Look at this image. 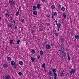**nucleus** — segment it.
I'll list each match as a JSON object with an SVG mask.
<instances>
[{"label": "nucleus", "mask_w": 79, "mask_h": 79, "mask_svg": "<svg viewBox=\"0 0 79 79\" xmlns=\"http://www.w3.org/2000/svg\"><path fill=\"white\" fill-rule=\"evenodd\" d=\"M45 71H46V70H45Z\"/></svg>", "instance_id": "680f3d73"}, {"label": "nucleus", "mask_w": 79, "mask_h": 79, "mask_svg": "<svg viewBox=\"0 0 79 79\" xmlns=\"http://www.w3.org/2000/svg\"><path fill=\"white\" fill-rule=\"evenodd\" d=\"M57 27L60 28V27L61 26V24L60 23H58V25H57Z\"/></svg>", "instance_id": "dca6fc26"}, {"label": "nucleus", "mask_w": 79, "mask_h": 79, "mask_svg": "<svg viewBox=\"0 0 79 79\" xmlns=\"http://www.w3.org/2000/svg\"><path fill=\"white\" fill-rule=\"evenodd\" d=\"M76 68L75 69H71V70L70 71V75H72V74H74L75 73H76Z\"/></svg>", "instance_id": "f03ea898"}, {"label": "nucleus", "mask_w": 79, "mask_h": 79, "mask_svg": "<svg viewBox=\"0 0 79 79\" xmlns=\"http://www.w3.org/2000/svg\"><path fill=\"white\" fill-rule=\"evenodd\" d=\"M46 24L48 26L49 25H50V24H49V23H46Z\"/></svg>", "instance_id": "49530a36"}, {"label": "nucleus", "mask_w": 79, "mask_h": 79, "mask_svg": "<svg viewBox=\"0 0 79 79\" xmlns=\"http://www.w3.org/2000/svg\"><path fill=\"white\" fill-rule=\"evenodd\" d=\"M20 7H19L18 10V12H17L15 14V15L17 16H18V15H19V11H20Z\"/></svg>", "instance_id": "0eeeda50"}, {"label": "nucleus", "mask_w": 79, "mask_h": 79, "mask_svg": "<svg viewBox=\"0 0 79 79\" xmlns=\"http://www.w3.org/2000/svg\"><path fill=\"white\" fill-rule=\"evenodd\" d=\"M49 79H52L51 77H49Z\"/></svg>", "instance_id": "13d9d810"}, {"label": "nucleus", "mask_w": 79, "mask_h": 79, "mask_svg": "<svg viewBox=\"0 0 79 79\" xmlns=\"http://www.w3.org/2000/svg\"><path fill=\"white\" fill-rule=\"evenodd\" d=\"M55 15H56V17L57 16V13L56 12H53L52 13V18H54V17L55 16Z\"/></svg>", "instance_id": "20e7f679"}, {"label": "nucleus", "mask_w": 79, "mask_h": 79, "mask_svg": "<svg viewBox=\"0 0 79 79\" xmlns=\"http://www.w3.org/2000/svg\"><path fill=\"white\" fill-rule=\"evenodd\" d=\"M31 60L32 63L35 62V58L34 57H33L31 58Z\"/></svg>", "instance_id": "412c9836"}, {"label": "nucleus", "mask_w": 79, "mask_h": 79, "mask_svg": "<svg viewBox=\"0 0 79 79\" xmlns=\"http://www.w3.org/2000/svg\"><path fill=\"white\" fill-rule=\"evenodd\" d=\"M55 35L56 37H58V33H56V32L55 33Z\"/></svg>", "instance_id": "ea45409f"}, {"label": "nucleus", "mask_w": 79, "mask_h": 79, "mask_svg": "<svg viewBox=\"0 0 79 79\" xmlns=\"http://www.w3.org/2000/svg\"><path fill=\"white\" fill-rule=\"evenodd\" d=\"M33 31H34V30H31V33H33Z\"/></svg>", "instance_id": "de8ad7c7"}, {"label": "nucleus", "mask_w": 79, "mask_h": 79, "mask_svg": "<svg viewBox=\"0 0 79 79\" xmlns=\"http://www.w3.org/2000/svg\"><path fill=\"white\" fill-rule=\"evenodd\" d=\"M53 32L54 33L56 32V30L54 29V30H53Z\"/></svg>", "instance_id": "c03bdc74"}, {"label": "nucleus", "mask_w": 79, "mask_h": 79, "mask_svg": "<svg viewBox=\"0 0 79 79\" xmlns=\"http://www.w3.org/2000/svg\"><path fill=\"white\" fill-rule=\"evenodd\" d=\"M60 40L61 42H64V40L63 39V38H60Z\"/></svg>", "instance_id": "58836bf2"}, {"label": "nucleus", "mask_w": 79, "mask_h": 79, "mask_svg": "<svg viewBox=\"0 0 79 79\" xmlns=\"http://www.w3.org/2000/svg\"><path fill=\"white\" fill-rule=\"evenodd\" d=\"M61 10L62 11L64 12L65 11L66 9H65V8L63 7L61 8Z\"/></svg>", "instance_id": "5701e85b"}, {"label": "nucleus", "mask_w": 79, "mask_h": 79, "mask_svg": "<svg viewBox=\"0 0 79 79\" xmlns=\"http://www.w3.org/2000/svg\"><path fill=\"white\" fill-rule=\"evenodd\" d=\"M73 32L71 33V35L73 36Z\"/></svg>", "instance_id": "3c124183"}, {"label": "nucleus", "mask_w": 79, "mask_h": 79, "mask_svg": "<svg viewBox=\"0 0 79 79\" xmlns=\"http://www.w3.org/2000/svg\"><path fill=\"white\" fill-rule=\"evenodd\" d=\"M7 60L8 61L10 62L11 60V58L10 57H8L7 58Z\"/></svg>", "instance_id": "ddd939ff"}, {"label": "nucleus", "mask_w": 79, "mask_h": 79, "mask_svg": "<svg viewBox=\"0 0 79 79\" xmlns=\"http://www.w3.org/2000/svg\"><path fill=\"white\" fill-rule=\"evenodd\" d=\"M53 73V75L54 76V79H57V73L56 72H54Z\"/></svg>", "instance_id": "39448f33"}, {"label": "nucleus", "mask_w": 79, "mask_h": 79, "mask_svg": "<svg viewBox=\"0 0 79 79\" xmlns=\"http://www.w3.org/2000/svg\"><path fill=\"white\" fill-rule=\"evenodd\" d=\"M57 30L58 31H60V29H59V27H58Z\"/></svg>", "instance_id": "603ef678"}, {"label": "nucleus", "mask_w": 79, "mask_h": 79, "mask_svg": "<svg viewBox=\"0 0 79 79\" xmlns=\"http://www.w3.org/2000/svg\"><path fill=\"white\" fill-rule=\"evenodd\" d=\"M51 46H53V44L52 43L51 44Z\"/></svg>", "instance_id": "6e6d98bb"}, {"label": "nucleus", "mask_w": 79, "mask_h": 79, "mask_svg": "<svg viewBox=\"0 0 79 79\" xmlns=\"http://www.w3.org/2000/svg\"><path fill=\"white\" fill-rule=\"evenodd\" d=\"M40 55H43V54H44V52H43V51H41L40 52Z\"/></svg>", "instance_id": "c85d7f7f"}, {"label": "nucleus", "mask_w": 79, "mask_h": 79, "mask_svg": "<svg viewBox=\"0 0 79 79\" xmlns=\"http://www.w3.org/2000/svg\"><path fill=\"white\" fill-rule=\"evenodd\" d=\"M9 3L10 6H13L14 5V1L13 0H9Z\"/></svg>", "instance_id": "7ed1b4c3"}, {"label": "nucleus", "mask_w": 79, "mask_h": 79, "mask_svg": "<svg viewBox=\"0 0 79 79\" xmlns=\"http://www.w3.org/2000/svg\"><path fill=\"white\" fill-rule=\"evenodd\" d=\"M11 64L12 66H14V65H15V62L13 61H11Z\"/></svg>", "instance_id": "c756f323"}, {"label": "nucleus", "mask_w": 79, "mask_h": 79, "mask_svg": "<svg viewBox=\"0 0 79 79\" xmlns=\"http://www.w3.org/2000/svg\"><path fill=\"white\" fill-rule=\"evenodd\" d=\"M1 19V17L0 16V20Z\"/></svg>", "instance_id": "052dcab7"}, {"label": "nucleus", "mask_w": 79, "mask_h": 79, "mask_svg": "<svg viewBox=\"0 0 79 79\" xmlns=\"http://www.w3.org/2000/svg\"><path fill=\"white\" fill-rule=\"evenodd\" d=\"M64 71H64V70H63V72L64 73Z\"/></svg>", "instance_id": "bf43d9fd"}, {"label": "nucleus", "mask_w": 79, "mask_h": 79, "mask_svg": "<svg viewBox=\"0 0 79 79\" xmlns=\"http://www.w3.org/2000/svg\"><path fill=\"white\" fill-rule=\"evenodd\" d=\"M37 6L38 9H40V4H38L37 5Z\"/></svg>", "instance_id": "4be33fe9"}, {"label": "nucleus", "mask_w": 79, "mask_h": 79, "mask_svg": "<svg viewBox=\"0 0 79 79\" xmlns=\"http://www.w3.org/2000/svg\"><path fill=\"white\" fill-rule=\"evenodd\" d=\"M45 63H43V64L42 65V68H43L44 69H45Z\"/></svg>", "instance_id": "f8f14e48"}, {"label": "nucleus", "mask_w": 79, "mask_h": 79, "mask_svg": "<svg viewBox=\"0 0 79 79\" xmlns=\"http://www.w3.org/2000/svg\"><path fill=\"white\" fill-rule=\"evenodd\" d=\"M79 37L78 35H76L75 36V39H77V40H78L79 39Z\"/></svg>", "instance_id": "393cba45"}, {"label": "nucleus", "mask_w": 79, "mask_h": 79, "mask_svg": "<svg viewBox=\"0 0 79 79\" xmlns=\"http://www.w3.org/2000/svg\"><path fill=\"white\" fill-rule=\"evenodd\" d=\"M62 53L61 55L62 57L65 58V57H66V53L64 52V51L63 50H62Z\"/></svg>", "instance_id": "f257e3e1"}, {"label": "nucleus", "mask_w": 79, "mask_h": 79, "mask_svg": "<svg viewBox=\"0 0 79 79\" xmlns=\"http://www.w3.org/2000/svg\"><path fill=\"white\" fill-rule=\"evenodd\" d=\"M14 29L15 30V31H16L17 29V26H16V25H14Z\"/></svg>", "instance_id": "e433bc0d"}, {"label": "nucleus", "mask_w": 79, "mask_h": 79, "mask_svg": "<svg viewBox=\"0 0 79 79\" xmlns=\"http://www.w3.org/2000/svg\"><path fill=\"white\" fill-rule=\"evenodd\" d=\"M33 14L34 15H37V12L36 11H34L33 12Z\"/></svg>", "instance_id": "a878e982"}, {"label": "nucleus", "mask_w": 79, "mask_h": 79, "mask_svg": "<svg viewBox=\"0 0 79 79\" xmlns=\"http://www.w3.org/2000/svg\"><path fill=\"white\" fill-rule=\"evenodd\" d=\"M18 65L17 64H15L14 65L13 68H14V69H15L17 68V65Z\"/></svg>", "instance_id": "6ab92c4d"}, {"label": "nucleus", "mask_w": 79, "mask_h": 79, "mask_svg": "<svg viewBox=\"0 0 79 79\" xmlns=\"http://www.w3.org/2000/svg\"><path fill=\"white\" fill-rule=\"evenodd\" d=\"M50 46L49 44H47L46 46V48L47 50H49L50 49Z\"/></svg>", "instance_id": "1a4fd4ad"}, {"label": "nucleus", "mask_w": 79, "mask_h": 79, "mask_svg": "<svg viewBox=\"0 0 79 79\" xmlns=\"http://www.w3.org/2000/svg\"><path fill=\"white\" fill-rule=\"evenodd\" d=\"M31 52L33 54H34V53H35V51H34V49H33L31 51Z\"/></svg>", "instance_id": "a19ab883"}, {"label": "nucleus", "mask_w": 79, "mask_h": 79, "mask_svg": "<svg viewBox=\"0 0 79 79\" xmlns=\"http://www.w3.org/2000/svg\"><path fill=\"white\" fill-rule=\"evenodd\" d=\"M63 49H64V47L63 46H61V52H62V50H63Z\"/></svg>", "instance_id": "f704fd0d"}, {"label": "nucleus", "mask_w": 79, "mask_h": 79, "mask_svg": "<svg viewBox=\"0 0 79 79\" xmlns=\"http://www.w3.org/2000/svg\"><path fill=\"white\" fill-rule=\"evenodd\" d=\"M21 42V41L20 40H18L17 41L16 44H17V45L19 44V42Z\"/></svg>", "instance_id": "72a5a7b5"}, {"label": "nucleus", "mask_w": 79, "mask_h": 79, "mask_svg": "<svg viewBox=\"0 0 79 79\" xmlns=\"http://www.w3.org/2000/svg\"><path fill=\"white\" fill-rule=\"evenodd\" d=\"M48 74L49 75V76H53V73L51 70H49V72L48 73Z\"/></svg>", "instance_id": "423d86ee"}, {"label": "nucleus", "mask_w": 79, "mask_h": 79, "mask_svg": "<svg viewBox=\"0 0 79 79\" xmlns=\"http://www.w3.org/2000/svg\"><path fill=\"white\" fill-rule=\"evenodd\" d=\"M58 8L60 9L61 8V5H60V4H59L58 5Z\"/></svg>", "instance_id": "2f4dec72"}, {"label": "nucleus", "mask_w": 79, "mask_h": 79, "mask_svg": "<svg viewBox=\"0 0 79 79\" xmlns=\"http://www.w3.org/2000/svg\"><path fill=\"white\" fill-rule=\"evenodd\" d=\"M59 74L60 76H64V73L62 71L60 72Z\"/></svg>", "instance_id": "4468645a"}, {"label": "nucleus", "mask_w": 79, "mask_h": 79, "mask_svg": "<svg viewBox=\"0 0 79 79\" xmlns=\"http://www.w3.org/2000/svg\"><path fill=\"white\" fill-rule=\"evenodd\" d=\"M12 27V24L11 23H9L8 24V27Z\"/></svg>", "instance_id": "cd10ccee"}, {"label": "nucleus", "mask_w": 79, "mask_h": 79, "mask_svg": "<svg viewBox=\"0 0 79 79\" xmlns=\"http://www.w3.org/2000/svg\"><path fill=\"white\" fill-rule=\"evenodd\" d=\"M54 20L55 22L56 21L55 20V19H54Z\"/></svg>", "instance_id": "4d7b16f0"}, {"label": "nucleus", "mask_w": 79, "mask_h": 79, "mask_svg": "<svg viewBox=\"0 0 79 79\" xmlns=\"http://www.w3.org/2000/svg\"><path fill=\"white\" fill-rule=\"evenodd\" d=\"M42 2H44V3L45 2V0H41Z\"/></svg>", "instance_id": "09e8293b"}, {"label": "nucleus", "mask_w": 79, "mask_h": 79, "mask_svg": "<svg viewBox=\"0 0 79 79\" xmlns=\"http://www.w3.org/2000/svg\"><path fill=\"white\" fill-rule=\"evenodd\" d=\"M63 15L64 18V19H66V13L64 12L63 13Z\"/></svg>", "instance_id": "9b49d317"}, {"label": "nucleus", "mask_w": 79, "mask_h": 79, "mask_svg": "<svg viewBox=\"0 0 79 79\" xmlns=\"http://www.w3.org/2000/svg\"><path fill=\"white\" fill-rule=\"evenodd\" d=\"M39 31H43V29L39 28Z\"/></svg>", "instance_id": "79ce46f5"}, {"label": "nucleus", "mask_w": 79, "mask_h": 79, "mask_svg": "<svg viewBox=\"0 0 79 79\" xmlns=\"http://www.w3.org/2000/svg\"><path fill=\"white\" fill-rule=\"evenodd\" d=\"M52 71L53 72V73H55L56 71V69L55 68H53L52 69Z\"/></svg>", "instance_id": "b1692460"}, {"label": "nucleus", "mask_w": 79, "mask_h": 79, "mask_svg": "<svg viewBox=\"0 0 79 79\" xmlns=\"http://www.w3.org/2000/svg\"><path fill=\"white\" fill-rule=\"evenodd\" d=\"M10 76L9 75H6L5 77V79H10Z\"/></svg>", "instance_id": "6e6552de"}, {"label": "nucleus", "mask_w": 79, "mask_h": 79, "mask_svg": "<svg viewBox=\"0 0 79 79\" xmlns=\"http://www.w3.org/2000/svg\"><path fill=\"white\" fill-rule=\"evenodd\" d=\"M66 76H69V74L67 73L66 74Z\"/></svg>", "instance_id": "5fc2aeb1"}, {"label": "nucleus", "mask_w": 79, "mask_h": 79, "mask_svg": "<svg viewBox=\"0 0 79 79\" xmlns=\"http://www.w3.org/2000/svg\"><path fill=\"white\" fill-rule=\"evenodd\" d=\"M5 21L6 23H8V20H5Z\"/></svg>", "instance_id": "864d4df0"}, {"label": "nucleus", "mask_w": 79, "mask_h": 79, "mask_svg": "<svg viewBox=\"0 0 79 79\" xmlns=\"http://www.w3.org/2000/svg\"><path fill=\"white\" fill-rule=\"evenodd\" d=\"M55 22L56 23L57 26H58V23H57V21H56V22Z\"/></svg>", "instance_id": "8fccbe9b"}, {"label": "nucleus", "mask_w": 79, "mask_h": 79, "mask_svg": "<svg viewBox=\"0 0 79 79\" xmlns=\"http://www.w3.org/2000/svg\"><path fill=\"white\" fill-rule=\"evenodd\" d=\"M67 56L68 61H70L71 57H70V56H69V53H67Z\"/></svg>", "instance_id": "9d476101"}, {"label": "nucleus", "mask_w": 79, "mask_h": 79, "mask_svg": "<svg viewBox=\"0 0 79 79\" xmlns=\"http://www.w3.org/2000/svg\"><path fill=\"white\" fill-rule=\"evenodd\" d=\"M19 64H20V65H23V62L22 61H20L19 62Z\"/></svg>", "instance_id": "473e14b6"}, {"label": "nucleus", "mask_w": 79, "mask_h": 79, "mask_svg": "<svg viewBox=\"0 0 79 79\" xmlns=\"http://www.w3.org/2000/svg\"><path fill=\"white\" fill-rule=\"evenodd\" d=\"M20 21L22 23H24V20L23 19H20Z\"/></svg>", "instance_id": "bb28decb"}, {"label": "nucleus", "mask_w": 79, "mask_h": 79, "mask_svg": "<svg viewBox=\"0 0 79 79\" xmlns=\"http://www.w3.org/2000/svg\"><path fill=\"white\" fill-rule=\"evenodd\" d=\"M18 74L19 76H21L22 75V73L21 72H19L18 73Z\"/></svg>", "instance_id": "4c0bfd02"}, {"label": "nucleus", "mask_w": 79, "mask_h": 79, "mask_svg": "<svg viewBox=\"0 0 79 79\" xmlns=\"http://www.w3.org/2000/svg\"><path fill=\"white\" fill-rule=\"evenodd\" d=\"M4 68H5V69H6L7 68V67L8 66V65L6 64H4L3 65Z\"/></svg>", "instance_id": "2eb2a0df"}, {"label": "nucleus", "mask_w": 79, "mask_h": 79, "mask_svg": "<svg viewBox=\"0 0 79 79\" xmlns=\"http://www.w3.org/2000/svg\"><path fill=\"white\" fill-rule=\"evenodd\" d=\"M13 22L14 23V25H16V22L15 20H13Z\"/></svg>", "instance_id": "37998d69"}, {"label": "nucleus", "mask_w": 79, "mask_h": 79, "mask_svg": "<svg viewBox=\"0 0 79 79\" xmlns=\"http://www.w3.org/2000/svg\"><path fill=\"white\" fill-rule=\"evenodd\" d=\"M40 58V56H37V59L39 60Z\"/></svg>", "instance_id": "a18cd8bd"}, {"label": "nucleus", "mask_w": 79, "mask_h": 79, "mask_svg": "<svg viewBox=\"0 0 79 79\" xmlns=\"http://www.w3.org/2000/svg\"><path fill=\"white\" fill-rule=\"evenodd\" d=\"M46 17L48 18H50V15L49 14H47L46 15Z\"/></svg>", "instance_id": "c9c22d12"}, {"label": "nucleus", "mask_w": 79, "mask_h": 79, "mask_svg": "<svg viewBox=\"0 0 79 79\" xmlns=\"http://www.w3.org/2000/svg\"><path fill=\"white\" fill-rule=\"evenodd\" d=\"M6 17H9L10 14L8 12H6Z\"/></svg>", "instance_id": "f3484780"}, {"label": "nucleus", "mask_w": 79, "mask_h": 79, "mask_svg": "<svg viewBox=\"0 0 79 79\" xmlns=\"http://www.w3.org/2000/svg\"><path fill=\"white\" fill-rule=\"evenodd\" d=\"M55 5H53L51 6V8L53 10H54V9H55Z\"/></svg>", "instance_id": "7c9ffc66"}, {"label": "nucleus", "mask_w": 79, "mask_h": 79, "mask_svg": "<svg viewBox=\"0 0 79 79\" xmlns=\"http://www.w3.org/2000/svg\"><path fill=\"white\" fill-rule=\"evenodd\" d=\"M33 10H37V6H34L33 7Z\"/></svg>", "instance_id": "a211bd4d"}, {"label": "nucleus", "mask_w": 79, "mask_h": 79, "mask_svg": "<svg viewBox=\"0 0 79 79\" xmlns=\"http://www.w3.org/2000/svg\"><path fill=\"white\" fill-rule=\"evenodd\" d=\"M13 40L9 41V43L10 45H13Z\"/></svg>", "instance_id": "aec40b11"}]
</instances>
